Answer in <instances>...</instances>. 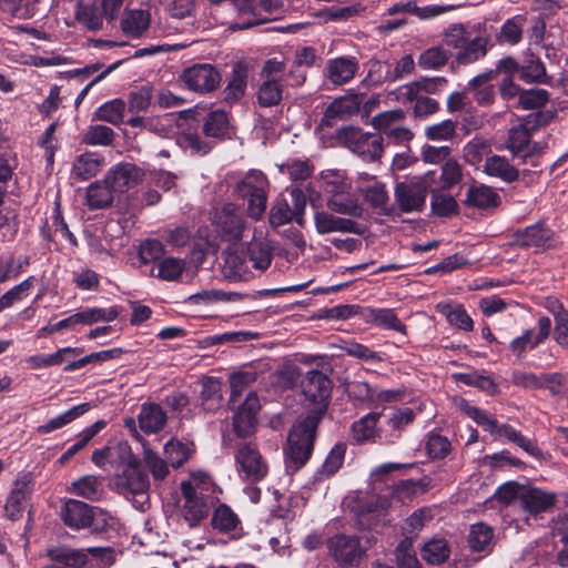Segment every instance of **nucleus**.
<instances>
[{"mask_svg": "<svg viewBox=\"0 0 568 568\" xmlns=\"http://www.w3.org/2000/svg\"><path fill=\"white\" fill-rule=\"evenodd\" d=\"M119 316V312L115 307L109 310L92 307L85 308L81 312L73 314L75 325L77 324H93L99 321L111 322Z\"/></svg>", "mask_w": 568, "mask_h": 568, "instance_id": "nucleus-48", "label": "nucleus"}, {"mask_svg": "<svg viewBox=\"0 0 568 568\" xmlns=\"http://www.w3.org/2000/svg\"><path fill=\"white\" fill-rule=\"evenodd\" d=\"M514 243L521 247H535L537 250L555 248L558 241L555 233L541 223L527 226L514 233Z\"/></svg>", "mask_w": 568, "mask_h": 568, "instance_id": "nucleus-14", "label": "nucleus"}, {"mask_svg": "<svg viewBox=\"0 0 568 568\" xmlns=\"http://www.w3.org/2000/svg\"><path fill=\"white\" fill-rule=\"evenodd\" d=\"M180 80L190 91L205 94L215 91L221 83L220 71L209 63H196L183 70Z\"/></svg>", "mask_w": 568, "mask_h": 568, "instance_id": "nucleus-8", "label": "nucleus"}, {"mask_svg": "<svg viewBox=\"0 0 568 568\" xmlns=\"http://www.w3.org/2000/svg\"><path fill=\"white\" fill-rule=\"evenodd\" d=\"M396 564L398 568H422L413 547V538L405 537L395 548Z\"/></svg>", "mask_w": 568, "mask_h": 568, "instance_id": "nucleus-47", "label": "nucleus"}, {"mask_svg": "<svg viewBox=\"0 0 568 568\" xmlns=\"http://www.w3.org/2000/svg\"><path fill=\"white\" fill-rule=\"evenodd\" d=\"M432 193L430 209L434 215L448 217L458 213V204L454 196L440 189H429Z\"/></svg>", "mask_w": 568, "mask_h": 568, "instance_id": "nucleus-39", "label": "nucleus"}, {"mask_svg": "<svg viewBox=\"0 0 568 568\" xmlns=\"http://www.w3.org/2000/svg\"><path fill=\"white\" fill-rule=\"evenodd\" d=\"M212 224L223 241L236 243L245 229V221L234 203H225L212 213Z\"/></svg>", "mask_w": 568, "mask_h": 568, "instance_id": "nucleus-7", "label": "nucleus"}, {"mask_svg": "<svg viewBox=\"0 0 568 568\" xmlns=\"http://www.w3.org/2000/svg\"><path fill=\"white\" fill-rule=\"evenodd\" d=\"M326 206L333 213L349 216L352 219L362 217L364 214V207L355 196L351 195L349 192L342 193V195L334 197H327Z\"/></svg>", "mask_w": 568, "mask_h": 568, "instance_id": "nucleus-25", "label": "nucleus"}, {"mask_svg": "<svg viewBox=\"0 0 568 568\" xmlns=\"http://www.w3.org/2000/svg\"><path fill=\"white\" fill-rule=\"evenodd\" d=\"M59 516L70 529H89L93 535L106 531L111 519L103 509L78 499L65 500L60 508Z\"/></svg>", "mask_w": 568, "mask_h": 568, "instance_id": "nucleus-3", "label": "nucleus"}, {"mask_svg": "<svg viewBox=\"0 0 568 568\" xmlns=\"http://www.w3.org/2000/svg\"><path fill=\"white\" fill-rule=\"evenodd\" d=\"M457 122L445 120L425 129V136L432 141H447L456 135Z\"/></svg>", "mask_w": 568, "mask_h": 568, "instance_id": "nucleus-63", "label": "nucleus"}, {"mask_svg": "<svg viewBox=\"0 0 568 568\" xmlns=\"http://www.w3.org/2000/svg\"><path fill=\"white\" fill-rule=\"evenodd\" d=\"M384 139L379 133H365L359 145L356 146V153L365 159L376 161L383 154Z\"/></svg>", "mask_w": 568, "mask_h": 568, "instance_id": "nucleus-50", "label": "nucleus"}, {"mask_svg": "<svg viewBox=\"0 0 568 568\" xmlns=\"http://www.w3.org/2000/svg\"><path fill=\"white\" fill-rule=\"evenodd\" d=\"M39 0H0L3 10L18 19H29L36 14Z\"/></svg>", "mask_w": 568, "mask_h": 568, "instance_id": "nucleus-58", "label": "nucleus"}, {"mask_svg": "<svg viewBox=\"0 0 568 568\" xmlns=\"http://www.w3.org/2000/svg\"><path fill=\"white\" fill-rule=\"evenodd\" d=\"M347 445L344 442L336 443L333 448L329 450L326 459L323 465L316 473V479L328 478L337 473V470L342 467L345 454H346Z\"/></svg>", "mask_w": 568, "mask_h": 568, "instance_id": "nucleus-37", "label": "nucleus"}, {"mask_svg": "<svg viewBox=\"0 0 568 568\" xmlns=\"http://www.w3.org/2000/svg\"><path fill=\"white\" fill-rule=\"evenodd\" d=\"M247 78V64L243 61L236 62L232 69L231 80L223 91V99L225 102H237L245 94Z\"/></svg>", "mask_w": 568, "mask_h": 568, "instance_id": "nucleus-21", "label": "nucleus"}, {"mask_svg": "<svg viewBox=\"0 0 568 568\" xmlns=\"http://www.w3.org/2000/svg\"><path fill=\"white\" fill-rule=\"evenodd\" d=\"M246 255L254 268L265 271L273 258V247L265 239L253 237L246 245Z\"/></svg>", "mask_w": 568, "mask_h": 568, "instance_id": "nucleus-22", "label": "nucleus"}, {"mask_svg": "<svg viewBox=\"0 0 568 568\" xmlns=\"http://www.w3.org/2000/svg\"><path fill=\"white\" fill-rule=\"evenodd\" d=\"M89 404L83 403L80 405H77L69 410L64 412L63 414L50 419L47 424H43L38 427V433L40 434H49L55 429H59L67 424L71 423L77 417L83 415L89 410Z\"/></svg>", "mask_w": 568, "mask_h": 568, "instance_id": "nucleus-44", "label": "nucleus"}, {"mask_svg": "<svg viewBox=\"0 0 568 568\" xmlns=\"http://www.w3.org/2000/svg\"><path fill=\"white\" fill-rule=\"evenodd\" d=\"M422 559L432 566L446 562L450 556V547L444 538H433L424 544L420 549Z\"/></svg>", "mask_w": 568, "mask_h": 568, "instance_id": "nucleus-31", "label": "nucleus"}, {"mask_svg": "<svg viewBox=\"0 0 568 568\" xmlns=\"http://www.w3.org/2000/svg\"><path fill=\"white\" fill-rule=\"evenodd\" d=\"M181 493L184 498L182 516L190 527H194L209 515V505L204 496L200 495L189 480L181 483Z\"/></svg>", "mask_w": 568, "mask_h": 568, "instance_id": "nucleus-13", "label": "nucleus"}, {"mask_svg": "<svg viewBox=\"0 0 568 568\" xmlns=\"http://www.w3.org/2000/svg\"><path fill=\"white\" fill-rule=\"evenodd\" d=\"M450 442L447 437L439 434H429L426 440L425 449L429 457L443 459L450 453Z\"/></svg>", "mask_w": 568, "mask_h": 568, "instance_id": "nucleus-64", "label": "nucleus"}, {"mask_svg": "<svg viewBox=\"0 0 568 568\" xmlns=\"http://www.w3.org/2000/svg\"><path fill=\"white\" fill-rule=\"evenodd\" d=\"M192 450L180 440L170 439L164 445L166 462L173 467H181L191 456Z\"/></svg>", "mask_w": 568, "mask_h": 568, "instance_id": "nucleus-56", "label": "nucleus"}, {"mask_svg": "<svg viewBox=\"0 0 568 568\" xmlns=\"http://www.w3.org/2000/svg\"><path fill=\"white\" fill-rule=\"evenodd\" d=\"M152 88L143 85L135 91L130 92L128 101L129 112H143L149 109L152 102Z\"/></svg>", "mask_w": 568, "mask_h": 568, "instance_id": "nucleus-62", "label": "nucleus"}, {"mask_svg": "<svg viewBox=\"0 0 568 568\" xmlns=\"http://www.w3.org/2000/svg\"><path fill=\"white\" fill-rule=\"evenodd\" d=\"M531 135L525 126H514L509 130L507 149L514 158L521 159L525 150L529 146Z\"/></svg>", "mask_w": 568, "mask_h": 568, "instance_id": "nucleus-53", "label": "nucleus"}, {"mask_svg": "<svg viewBox=\"0 0 568 568\" xmlns=\"http://www.w3.org/2000/svg\"><path fill=\"white\" fill-rule=\"evenodd\" d=\"M520 80L526 83L548 84L550 78L547 75L545 64L539 60H530L520 68Z\"/></svg>", "mask_w": 568, "mask_h": 568, "instance_id": "nucleus-57", "label": "nucleus"}, {"mask_svg": "<svg viewBox=\"0 0 568 568\" xmlns=\"http://www.w3.org/2000/svg\"><path fill=\"white\" fill-rule=\"evenodd\" d=\"M381 416V413H369L352 425V435L357 444L373 440L376 437V424Z\"/></svg>", "mask_w": 568, "mask_h": 568, "instance_id": "nucleus-38", "label": "nucleus"}, {"mask_svg": "<svg viewBox=\"0 0 568 568\" xmlns=\"http://www.w3.org/2000/svg\"><path fill=\"white\" fill-rule=\"evenodd\" d=\"M364 94L351 93L335 99L325 110L321 126L333 128L337 120H344L359 111Z\"/></svg>", "mask_w": 568, "mask_h": 568, "instance_id": "nucleus-15", "label": "nucleus"}, {"mask_svg": "<svg viewBox=\"0 0 568 568\" xmlns=\"http://www.w3.org/2000/svg\"><path fill=\"white\" fill-rule=\"evenodd\" d=\"M521 507L531 515L547 511L556 503V495L538 488H529L519 496Z\"/></svg>", "mask_w": 568, "mask_h": 568, "instance_id": "nucleus-20", "label": "nucleus"}, {"mask_svg": "<svg viewBox=\"0 0 568 568\" xmlns=\"http://www.w3.org/2000/svg\"><path fill=\"white\" fill-rule=\"evenodd\" d=\"M31 484V474H24L14 481L4 506L7 516L11 520H17L22 516L26 503L32 493Z\"/></svg>", "mask_w": 568, "mask_h": 568, "instance_id": "nucleus-17", "label": "nucleus"}, {"mask_svg": "<svg viewBox=\"0 0 568 568\" xmlns=\"http://www.w3.org/2000/svg\"><path fill=\"white\" fill-rule=\"evenodd\" d=\"M102 163L103 158L97 153L81 154L73 163L71 175L78 181H87L100 172Z\"/></svg>", "mask_w": 568, "mask_h": 568, "instance_id": "nucleus-27", "label": "nucleus"}, {"mask_svg": "<svg viewBox=\"0 0 568 568\" xmlns=\"http://www.w3.org/2000/svg\"><path fill=\"white\" fill-rule=\"evenodd\" d=\"M323 419L304 416L291 428L287 447L284 449L287 467L302 468L311 458L317 436V428Z\"/></svg>", "mask_w": 568, "mask_h": 568, "instance_id": "nucleus-2", "label": "nucleus"}, {"mask_svg": "<svg viewBox=\"0 0 568 568\" xmlns=\"http://www.w3.org/2000/svg\"><path fill=\"white\" fill-rule=\"evenodd\" d=\"M240 524L239 516L226 504L219 505L211 518L212 528L222 534L234 531Z\"/></svg>", "mask_w": 568, "mask_h": 568, "instance_id": "nucleus-36", "label": "nucleus"}, {"mask_svg": "<svg viewBox=\"0 0 568 568\" xmlns=\"http://www.w3.org/2000/svg\"><path fill=\"white\" fill-rule=\"evenodd\" d=\"M549 101V93L545 89L524 90L519 95L518 105L524 110L542 108Z\"/></svg>", "mask_w": 568, "mask_h": 568, "instance_id": "nucleus-61", "label": "nucleus"}, {"mask_svg": "<svg viewBox=\"0 0 568 568\" xmlns=\"http://www.w3.org/2000/svg\"><path fill=\"white\" fill-rule=\"evenodd\" d=\"M314 223L318 234L342 232L361 235L363 233L361 225L356 221L348 217L336 216L333 212H316L314 214Z\"/></svg>", "mask_w": 568, "mask_h": 568, "instance_id": "nucleus-16", "label": "nucleus"}, {"mask_svg": "<svg viewBox=\"0 0 568 568\" xmlns=\"http://www.w3.org/2000/svg\"><path fill=\"white\" fill-rule=\"evenodd\" d=\"M144 178V172L133 163L121 162L111 168L104 176L115 193H125L139 185Z\"/></svg>", "mask_w": 568, "mask_h": 568, "instance_id": "nucleus-11", "label": "nucleus"}, {"mask_svg": "<svg viewBox=\"0 0 568 568\" xmlns=\"http://www.w3.org/2000/svg\"><path fill=\"white\" fill-rule=\"evenodd\" d=\"M433 182L434 172L429 171L422 176L396 183L394 197L398 210L402 213L422 212Z\"/></svg>", "mask_w": 568, "mask_h": 568, "instance_id": "nucleus-6", "label": "nucleus"}, {"mask_svg": "<svg viewBox=\"0 0 568 568\" xmlns=\"http://www.w3.org/2000/svg\"><path fill=\"white\" fill-rule=\"evenodd\" d=\"M47 555L50 564L41 568H83L88 562L84 550L67 546L50 548Z\"/></svg>", "mask_w": 568, "mask_h": 568, "instance_id": "nucleus-18", "label": "nucleus"}, {"mask_svg": "<svg viewBox=\"0 0 568 568\" xmlns=\"http://www.w3.org/2000/svg\"><path fill=\"white\" fill-rule=\"evenodd\" d=\"M119 460V470L113 478L114 490L128 496L146 495L150 489L148 474L142 469L141 460L132 453L128 443L114 447Z\"/></svg>", "mask_w": 568, "mask_h": 568, "instance_id": "nucleus-1", "label": "nucleus"}, {"mask_svg": "<svg viewBox=\"0 0 568 568\" xmlns=\"http://www.w3.org/2000/svg\"><path fill=\"white\" fill-rule=\"evenodd\" d=\"M357 68L354 58H337L328 62L327 77L334 84H344L354 78Z\"/></svg>", "mask_w": 568, "mask_h": 568, "instance_id": "nucleus-28", "label": "nucleus"}, {"mask_svg": "<svg viewBox=\"0 0 568 568\" xmlns=\"http://www.w3.org/2000/svg\"><path fill=\"white\" fill-rule=\"evenodd\" d=\"M447 79L444 77H435V78H427L423 77L419 78L408 84L403 85L399 88V90L407 91V94H420V95H427V94H435L437 93L443 87L447 84Z\"/></svg>", "mask_w": 568, "mask_h": 568, "instance_id": "nucleus-41", "label": "nucleus"}, {"mask_svg": "<svg viewBox=\"0 0 568 568\" xmlns=\"http://www.w3.org/2000/svg\"><path fill=\"white\" fill-rule=\"evenodd\" d=\"M222 404L221 384L214 378H207L201 390V405L206 412L216 410Z\"/></svg>", "mask_w": 568, "mask_h": 568, "instance_id": "nucleus-46", "label": "nucleus"}, {"mask_svg": "<svg viewBox=\"0 0 568 568\" xmlns=\"http://www.w3.org/2000/svg\"><path fill=\"white\" fill-rule=\"evenodd\" d=\"M114 191L109 183L97 181L90 184L87 190V205L91 210H101L112 205L114 201Z\"/></svg>", "mask_w": 568, "mask_h": 568, "instance_id": "nucleus-30", "label": "nucleus"}, {"mask_svg": "<svg viewBox=\"0 0 568 568\" xmlns=\"http://www.w3.org/2000/svg\"><path fill=\"white\" fill-rule=\"evenodd\" d=\"M450 53L443 47H432L425 50L418 58V65L426 70H437L449 60Z\"/></svg>", "mask_w": 568, "mask_h": 568, "instance_id": "nucleus-51", "label": "nucleus"}, {"mask_svg": "<svg viewBox=\"0 0 568 568\" xmlns=\"http://www.w3.org/2000/svg\"><path fill=\"white\" fill-rule=\"evenodd\" d=\"M114 131L102 124L90 125L82 138V142L88 145H111L114 141Z\"/></svg>", "mask_w": 568, "mask_h": 568, "instance_id": "nucleus-54", "label": "nucleus"}, {"mask_svg": "<svg viewBox=\"0 0 568 568\" xmlns=\"http://www.w3.org/2000/svg\"><path fill=\"white\" fill-rule=\"evenodd\" d=\"M203 133L209 138L224 140L230 133L227 113L222 110L210 112L203 123Z\"/></svg>", "mask_w": 568, "mask_h": 568, "instance_id": "nucleus-35", "label": "nucleus"}, {"mask_svg": "<svg viewBox=\"0 0 568 568\" xmlns=\"http://www.w3.org/2000/svg\"><path fill=\"white\" fill-rule=\"evenodd\" d=\"M143 462L154 480H163L169 475V463L150 447L143 446Z\"/></svg>", "mask_w": 568, "mask_h": 568, "instance_id": "nucleus-52", "label": "nucleus"}, {"mask_svg": "<svg viewBox=\"0 0 568 568\" xmlns=\"http://www.w3.org/2000/svg\"><path fill=\"white\" fill-rule=\"evenodd\" d=\"M398 100L403 103L413 104V112L415 118H427L439 111V103L437 100L428 95L407 94V91L398 90Z\"/></svg>", "mask_w": 568, "mask_h": 568, "instance_id": "nucleus-29", "label": "nucleus"}, {"mask_svg": "<svg viewBox=\"0 0 568 568\" xmlns=\"http://www.w3.org/2000/svg\"><path fill=\"white\" fill-rule=\"evenodd\" d=\"M450 7L443 6L418 7L415 0H407L394 3L387 9V13L390 16L398 13H412L418 17L419 19H429L438 14H442L448 11Z\"/></svg>", "mask_w": 568, "mask_h": 568, "instance_id": "nucleus-26", "label": "nucleus"}, {"mask_svg": "<svg viewBox=\"0 0 568 568\" xmlns=\"http://www.w3.org/2000/svg\"><path fill=\"white\" fill-rule=\"evenodd\" d=\"M363 317L366 322L387 329H394L398 333L406 334V325L403 324L393 310L390 308H372L363 310Z\"/></svg>", "mask_w": 568, "mask_h": 568, "instance_id": "nucleus-23", "label": "nucleus"}, {"mask_svg": "<svg viewBox=\"0 0 568 568\" xmlns=\"http://www.w3.org/2000/svg\"><path fill=\"white\" fill-rule=\"evenodd\" d=\"M484 172L506 183H513L519 178V171L506 158L500 155L488 156L484 164Z\"/></svg>", "mask_w": 568, "mask_h": 568, "instance_id": "nucleus-24", "label": "nucleus"}, {"mask_svg": "<svg viewBox=\"0 0 568 568\" xmlns=\"http://www.w3.org/2000/svg\"><path fill=\"white\" fill-rule=\"evenodd\" d=\"M151 14L145 10H131L121 21L122 31L131 38H140L150 27Z\"/></svg>", "mask_w": 568, "mask_h": 568, "instance_id": "nucleus-32", "label": "nucleus"}, {"mask_svg": "<svg viewBox=\"0 0 568 568\" xmlns=\"http://www.w3.org/2000/svg\"><path fill=\"white\" fill-rule=\"evenodd\" d=\"M268 181L261 171H250L234 187V194L247 202V215L260 220L267 204Z\"/></svg>", "mask_w": 568, "mask_h": 568, "instance_id": "nucleus-5", "label": "nucleus"}, {"mask_svg": "<svg viewBox=\"0 0 568 568\" xmlns=\"http://www.w3.org/2000/svg\"><path fill=\"white\" fill-rule=\"evenodd\" d=\"M223 273L230 280H246L247 267L243 256L229 247L224 252Z\"/></svg>", "mask_w": 568, "mask_h": 568, "instance_id": "nucleus-42", "label": "nucleus"}, {"mask_svg": "<svg viewBox=\"0 0 568 568\" xmlns=\"http://www.w3.org/2000/svg\"><path fill=\"white\" fill-rule=\"evenodd\" d=\"M282 100V87L275 79H266L257 91V102L262 108L277 105Z\"/></svg>", "mask_w": 568, "mask_h": 568, "instance_id": "nucleus-49", "label": "nucleus"}, {"mask_svg": "<svg viewBox=\"0 0 568 568\" xmlns=\"http://www.w3.org/2000/svg\"><path fill=\"white\" fill-rule=\"evenodd\" d=\"M235 460L241 466L245 478L251 483L262 480L267 474V465L257 447L252 443H244L239 447Z\"/></svg>", "mask_w": 568, "mask_h": 568, "instance_id": "nucleus-12", "label": "nucleus"}, {"mask_svg": "<svg viewBox=\"0 0 568 568\" xmlns=\"http://www.w3.org/2000/svg\"><path fill=\"white\" fill-rule=\"evenodd\" d=\"M494 530L484 523H477L470 526L467 542L475 552H490L493 548Z\"/></svg>", "mask_w": 568, "mask_h": 568, "instance_id": "nucleus-34", "label": "nucleus"}, {"mask_svg": "<svg viewBox=\"0 0 568 568\" xmlns=\"http://www.w3.org/2000/svg\"><path fill=\"white\" fill-rule=\"evenodd\" d=\"M498 433H500L509 442L515 443L517 446H519L521 449H524L530 456L539 457L541 455L540 449L537 447V445L531 439L523 436L519 432H517L511 426L504 424L498 429Z\"/></svg>", "mask_w": 568, "mask_h": 568, "instance_id": "nucleus-59", "label": "nucleus"}, {"mask_svg": "<svg viewBox=\"0 0 568 568\" xmlns=\"http://www.w3.org/2000/svg\"><path fill=\"white\" fill-rule=\"evenodd\" d=\"M463 180V169L457 160L450 158L442 165V190L448 191Z\"/></svg>", "mask_w": 568, "mask_h": 568, "instance_id": "nucleus-60", "label": "nucleus"}, {"mask_svg": "<svg viewBox=\"0 0 568 568\" xmlns=\"http://www.w3.org/2000/svg\"><path fill=\"white\" fill-rule=\"evenodd\" d=\"M260 409L261 404L257 395L254 392H250L244 402L237 406L232 417V428L237 438L245 439L256 433Z\"/></svg>", "mask_w": 568, "mask_h": 568, "instance_id": "nucleus-10", "label": "nucleus"}, {"mask_svg": "<svg viewBox=\"0 0 568 568\" xmlns=\"http://www.w3.org/2000/svg\"><path fill=\"white\" fill-rule=\"evenodd\" d=\"M301 389L305 402L314 406L305 416L323 419L333 390L332 379L318 369H311L301 379Z\"/></svg>", "mask_w": 568, "mask_h": 568, "instance_id": "nucleus-4", "label": "nucleus"}, {"mask_svg": "<svg viewBox=\"0 0 568 568\" xmlns=\"http://www.w3.org/2000/svg\"><path fill=\"white\" fill-rule=\"evenodd\" d=\"M500 202L499 194L485 184L469 186L464 201L466 206L478 210H494L500 205Z\"/></svg>", "mask_w": 568, "mask_h": 568, "instance_id": "nucleus-19", "label": "nucleus"}, {"mask_svg": "<svg viewBox=\"0 0 568 568\" xmlns=\"http://www.w3.org/2000/svg\"><path fill=\"white\" fill-rule=\"evenodd\" d=\"M72 485L75 495L90 500L98 499L102 490V483L100 478L93 475L83 476Z\"/></svg>", "mask_w": 568, "mask_h": 568, "instance_id": "nucleus-55", "label": "nucleus"}, {"mask_svg": "<svg viewBox=\"0 0 568 568\" xmlns=\"http://www.w3.org/2000/svg\"><path fill=\"white\" fill-rule=\"evenodd\" d=\"M487 52V40L483 37H475L471 40H466L465 45L457 52L456 61L459 64H469L480 58Z\"/></svg>", "mask_w": 568, "mask_h": 568, "instance_id": "nucleus-40", "label": "nucleus"}, {"mask_svg": "<svg viewBox=\"0 0 568 568\" xmlns=\"http://www.w3.org/2000/svg\"><path fill=\"white\" fill-rule=\"evenodd\" d=\"M327 547L329 555L342 568L357 566L365 555L359 538L345 534H337L328 539Z\"/></svg>", "mask_w": 568, "mask_h": 568, "instance_id": "nucleus-9", "label": "nucleus"}, {"mask_svg": "<svg viewBox=\"0 0 568 568\" xmlns=\"http://www.w3.org/2000/svg\"><path fill=\"white\" fill-rule=\"evenodd\" d=\"M166 423V415L158 404L144 405L139 415V425L144 433H158Z\"/></svg>", "mask_w": 568, "mask_h": 568, "instance_id": "nucleus-33", "label": "nucleus"}, {"mask_svg": "<svg viewBox=\"0 0 568 568\" xmlns=\"http://www.w3.org/2000/svg\"><path fill=\"white\" fill-rule=\"evenodd\" d=\"M105 18L101 7L95 4H79L77 11L78 21L88 30H100Z\"/></svg>", "mask_w": 568, "mask_h": 568, "instance_id": "nucleus-45", "label": "nucleus"}, {"mask_svg": "<svg viewBox=\"0 0 568 568\" xmlns=\"http://www.w3.org/2000/svg\"><path fill=\"white\" fill-rule=\"evenodd\" d=\"M125 102L122 99H114L103 103L94 112V119L118 125L123 121Z\"/></svg>", "mask_w": 568, "mask_h": 568, "instance_id": "nucleus-43", "label": "nucleus"}]
</instances>
